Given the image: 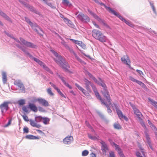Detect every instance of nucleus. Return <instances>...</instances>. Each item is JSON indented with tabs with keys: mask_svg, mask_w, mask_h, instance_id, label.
<instances>
[{
	"mask_svg": "<svg viewBox=\"0 0 157 157\" xmlns=\"http://www.w3.org/2000/svg\"><path fill=\"white\" fill-rule=\"evenodd\" d=\"M75 86L79 90L81 91L85 95L87 96H89V94L88 93L77 83H75Z\"/></svg>",
	"mask_w": 157,
	"mask_h": 157,
	"instance_id": "obj_25",
	"label": "nucleus"
},
{
	"mask_svg": "<svg viewBox=\"0 0 157 157\" xmlns=\"http://www.w3.org/2000/svg\"><path fill=\"white\" fill-rule=\"evenodd\" d=\"M44 3L48 5V6H49L52 8L55 9L56 8V7L54 6L50 2H48L47 1H45Z\"/></svg>",
	"mask_w": 157,
	"mask_h": 157,
	"instance_id": "obj_41",
	"label": "nucleus"
},
{
	"mask_svg": "<svg viewBox=\"0 0 157 157\" xmlns=\"http://www.w3.org/2000/svg\"><path fill=\"white\" fill-rule=\"evenodd\" d=\"M43 117L41 116H37L35 117V120L36 122H40L42 120Z\"/></svg>",
	"mask_w": 157,
	"mask_h": 157,
	"instance_id": "obj_40",
	"label": "nucleus"
},
{
	"mask_svg": "<svg viewBox=\"0 0 157 157\" xmlns=\"http://www.w3.org/2000/svg\"><path fill=\"white\" fill-rule=\"evenodd\" d=\"M2 78L3 83L5 84L7 82V76L6 73L5 72H2Z\"/></svg>",
	"mask_w": 157,
	"mask_h": 157,
	"instance_id": "obj_32",
	"label": "nucleus"
},
{
	"mask_svg": "<svg viewBox=\"0 0 157 157\" xmlns=\"http://www.w3.org/2000/svg\"><path fill=\"white\" fill-rule=\"evenodd\" d=\"M114 15L118 17V18L121 20L122 21L124 22L128 25L131 27H134V25L129 21L126 20L122 16H121L119 14L116 12V14H114Z\"/></svg>",
	"mask_w": 157,
	"mask_h": 157,
	"instance_id": "obj_13",
	"label": "nucleus"
},
{
	"mask_svg": "<svg viewBox=\"0 0 157 157\" xmlns=\"http://www.w3.org/2000/svg\"><path fill=\"white\" fill-rule=\"evenodd\" d=\"M109 141L111 144V145L113 146H114L116 150L118 151V154H119L120 156L121 157H122L121 155H124L122 152H121V148L119 147L118 145H117L114 142H113L111 140H109Z\"/></svg>",
	"mask_w": 157,
	"mask_h": 157,
	"instance_id": "obj_17",
	"label": "nucleus"
},
{
	"mask_svg": "<svg viewBox=\"0 0 157 157\" xmlns=\"http://www.w3.org/2000/svg\"><path fill=\"white\" fill-rule=\"evenodd\" d=\"M18 104L20 105H24L25 103V101L24 99H21L18 101Z\"/></svg>",
	"mask_w": 157,
	"mask_h": 157,
	"instance_id": "obj_42",
	"label": "nucleus"
},
{
	"mask_svg": "<svg viewBox=\"0 0 157 157\" xmlns=\"http://www.w3.org/2000/svg\"><path fill=\"white\" fill-rule=\"evenodd\" d=\"M23 119L25 121H29V120L28 119V117L25 114L24 115H21Z\"/></svg>",
	"mask_w": 157,
	"mask_h": 157,
	"instance_id": "obj_52",
	"label": "nucleus"
},
{
	"mask_svg": "<svg viewBox=\"0 0 157 157\" xmlns=\"http://www.w3.org/2000/svg\"><path fill=\"white\" fill-rule=\"evenodd\" d=\"M14 84L17 86L21 92H25V88L22 82L19 80H17L14 82Z\"/></svg>",
	"mask_w": 157,
	"mask_h": 157,
	"instance_id": "obj_10",
	"label": "nucleus"
},
{
	"mask_svg": "<svg viewBox=\"0 0 157 157\" xmlns=\"http://www.w3.org/2000/svg\"><path fill=\"white\" fill-rule=\"evenodd\" d=\"M13 39L17 42L23 44L27 47L34 49L37 48V46L36 45L22 38H20V40L14 38H13Z\"/></svg>",
	"mask_w": 157,
	"mask_h": 157,
	"instance_id": "obj_7",
	"label": "nucleus"
},
{
	"mask_svg": "<svg viewBox=\"0 0 157 157\" xmlns=\"http://www.w3.org/2000/svg\"><path fill=\"white\" fill-rule=\"evenodd\" d=\"M95 82L103 87V90L101 91L102 94L105 98L108 100L109 103H110V102L109 101V97H110L106 89L105 84L103 82L102 80L100 78H99L98 81L97 80L96 82Z\"/></svg>",
	"mask_w": 157,
	"mask_h": 157,
	"instance_id": "obj_5",
	"label": "nucleus"
},
{
	"mask_svg": "<svg viewBox=\"0 0 157 157\" xmlns=\"http://www.w3.org/2000/svg\"><path fill=\"white\" fill-rule=\"evenodd\" d=\"M98 2L97 3H98L100 4L101 6H103L106 9V10L109 11V12L110 13H111L113 14H116V11H115L114 10H112L111 8L109 7H107L105 5H104V3H103L102 2Z\"/></svg>",
	"mask_w": 157,
	"mask_h": 157,
	"instance_id": "obj_24",
	"label": "nucleus"
},
{
	"mask_svg": "<svg viewBox=\"0 0 157 157\" xmlns=\"http://www.w3.org/2000/svg\"><path fill=\"white\" fill-rule=\"evenodd\" d=\"M124 118V119L125 120V121H127L128 120V118L126 116H124V115H123L122 117H121V119H123Z\"/></svg>",
	"mask_w": 157,
	"mask_h": 157,
	"instance_id": "obj_62",
	"label": "nucleus"
},
{
	"mask_svg": "<svg viewBox=\"0 0 157 157\" xmlns=\"http://www.w3.org/2000/svg\"><path fill=\"white\" fill-rule=\"evenodd\" d=\"M136 71L139 73L140 75V76H142V75H144L143 72L142 71L139 70H136Z\"/></svg>",
	"mask_w": 157,
	"mask_h": 157,
	"instance_id": "obj_59",
	"label": "nucleus"
},
{
	"mask_svg": "<svg viewBox=\"0 0 157 157\" xmlns=\"http://www.w3.org/2000/svg\"><path fill=\"white\" fill-rule=\"evenodd\" d=\"M149 2L150 4V5L153 11L154 12V13L156 15L157 14V13L155 10V6L154 5V3L152 2H151L150 1H149Z\"/></svg>",
	"mask_w": 157,
	"mask_h": 157,
	"instance_id": "obj_37",
	"label": "nucleus"
},
{
	"mask_svg": "<svg viewBox=\"0 0 157 157\" xmlns=\"http://www.w3.org/2000/svg\"><path fill=\"white\" fill-rule=\"evenodd\" d=\"M86 75H87L90 78H92V79L95 82H96L97 79L93 76V75L90 72L87 71L86 73Z\"/></svg>",
	"mask_w": 157,
	"mask_h": 157,
	"instance_id": "obj_38",
	"label": "nucleus"
},
{
	"mask_svg": "<svg viewBox=\"0 0 157 157\" xmlns=\"http://www.w3.org/2000/svg\"><path fill=\"white\" fill-rule=\"evenodd\" d=\"M49 83L51 85V86L53 87L55 89L57 90V89H58V88L54 84L52 83L51 82H50Z\"/></svg>",
	"mask_w": 157,
	"mask_h": 157,
	"instance_id": "obj_55",
	"label": "nucleus"
},
{
	"mask_svg": "<svg viewBox=\"0 0 157 157\" xmlns=\"http://www.w3.org/2000/svg\"><path fill=\"white\" fill-rule=\"evenodd\" d=\"M121 61L126 65H130V61L129 58L128 56L127 55L123 56L121 58Z\"/></svg>",
	"mask_w": 157,
	"mask_h": 157,
	"instance_id": "obj_20",
	"label": "nucleus"
},
{
	"mask_svg": "<svg viewBox=\"0 0 157 157\" xmlns=\"http://www.w3.org/2000/svg\"><path fill=\"white\" fill-rule=\"evenodd\" d=\"M42 120L43 123L45 124H48L49 123L50 119L48 117H43Z\"/></svg>",
	"mask_w": 157,
	"mask_h": 157,
	"instance_id": "obj_36",
	"label": "nucleus"
},
{
	"mask_svg": "<svg viewBox=\"0 0 157 157\" xmlns=\"http://www.w3.org/2000/svg\"><path fill=\"white\" fill-rule=\"evenodd\" d=\"M129 79L132 81L133 82H136L137 80L136 79H135L134 78H133V77H132V76H130L129 77Z\"/></svg>",
	"mask_w": 157,
	"mask_h": 157,
	"instance_id": "obj_60",
	"label": "nucleus"
},
{
	"mask_svg": "<svg viewBox=\"0 0 157 157\" xmlns=\"http://www.w3.org/2000/svg\"><path fill=\"white\" fill-rule=\"evenodd\" d=\"M109 157H115L114 153L113 151H111L109 153Z\"/></svg>",
	"mask_w": 157,
	"mask_h": 157,
	"instance_id": "obj_58",
	"label": "nucleus"
},
{
	"mask_svg": "<svg viewBox=\"0 0 157 157\" xmlns=\"http://www.w3.org/2000/svg\"><path fill=\"white\" fill-rule=\"evenodd\" d=\"M10 103V101H5L0 105V109L2 113H3L8 110L9 109L8 105Z\"/></svg>",
	"mask_w": 157,
	"mask_h": 157,
	"instance_id": "obj_9",
	"label": "nucleus"
},
{
	"mask_svg": "<svg viewBox=\"0 0 157 157\" xmlns=\"http://www.w3.org/2000/svg\"><path fill=\"white\" fill-rule=\"evenodd\" d=\"M148 100L151 104L157 109V102L150 98H148Z\"/></svg>",
	"mask_w": 157,
	"mask_h": 157,
	"instance_id": "obj_34",
	"label": "nucleus"
},
{
	"mask_svg": "<svg viewBox=\"0 0 157 157\" xmlns=\"http://www.w3.org/2000/svg\"><path fill=\"white\" fill-rule=\"evenodd\" d=\"M92 33L93 37L97 40L102 33L99 30L94 29L92 30Z\"/></svg>",
	"mask_w": 157,
	"mask_h": 157,
	"instance_id": "obj_16",
	"label": "nucleus"
},
{
	"mask_svg": "<svg viewBox=\"0 0 157 157\" xmlns=\"http://www.w3.org/2000/svg\"><path fill=\"white\" fill-rule=\"evenodd\" d=\"M62 3L63 4L66 6L71 7L72 6L70 2L68 0H63Z\"/></svg>",
	"mask_w": 157,
	"mask_h": 157,
	"instance_id": "obj_33",
	"label": "nucleus"
},
{
	"mask_svg": "<svg viewBox=\"0 0 157 157\" xmlns=\"http://www.w3.org/2000/svg\"><path fill=\"white\" fill-rule=\"evenodd\" d=\"M101 144V150L104 155H106V152L109 151V148L107 145L103 141H102Z\"/></svg>",
	"mask_w": 157,
	"mask_h": 157,
	"instance_id": "obj_14",
	"label": "nucleus"
},
{
	"mask_svg": "<svg viewBox=\"0 0 157 157\" xmlns=\"http://www.w3.org/2000/svg\"><path fill=\"white\" fill-rule=\"evenodd\" d=\"M114 105L119 117L120 119H121V117L123 115L120 109H119L118 106L116 104H114Z\"/></svg>",
	"mask_w": 157,
	"mask_h": 157,
	"instance_id": "obj_27",
	"label": "nucleus"
},
{
	"mask_svg": "<svg viewBox=\"0 0 157 157\" xmlns=\"http://www.w3.org/2000/svg\"><path fill=\"white\" fill-rule=\"evenodd\" d=\"M57 91L58 93L61 97H63L64 98H66V97L62 93V92L60 91L59 89H57Z\"/></svg>",
	"mask_w": 157,
	"mask_h": 157,
	"instance_id": "obj_51",
	"label": "nucleus"
},
{
	"mask_svg": "<svg viewBox=\"0 0 157 157\" xmlns=\"http://www.w3.org/2000/svg\"><path fill=\"white\" fill-rule=\"evenodd\" d=\"M38 101L43 106H48L49 105L48 102L44 99L41 98H38Z\"/></svg>",
	"mask_w": 157,
	"mask_h": 157,
	"instance_id": "obj_23",
	"label": "nucleus"
},
{
	"mask_svg": "<svg viewBox=\"0 0 157 157\" xmlns=\"http://www.w3.org/2000/svg\"><path fill=\"white\" fill-rule=\"evenodd\" d=\"M29 108L30 109L35 112L37 111L38 109L36 105L33 103H29L28 105Z\"/></svg>",
	"mask_w": 157,
	"mask_h": 157,
	"instance_id": "obj_28",
	"label": "nucleus"
},
{
	"mask_svg": "<svg viewBox=\"0 0 157 157\" xmlns=\"http://www.w3.org/2000/svg\"><path fill=\"white\" fill-rule=\"evenodd\" d=\"M39 111L41 112H44L45 111L44 109L41 107H38Z\"/></svg>",
	"mask_w": 157,
	"mask_h": 157,
	"instance_id": "obj_61",
	"label": "nucleus"
},
{
	"mask_svg": "<svg viewBox=\"0 0 157 157\" xmlns=\"http://www.w3.org/2000/svg\"><path fill=\"white\" fill-rule=\"evenodd\" d=\"M47 91L48 93L50 96H53L54 94L52 92L51 88H49L47 89Z\"/></svg>",
	"mask_w": 157,
	"mask_h": 157,
	"instance_id": "obj_47",
	"label": "nucleus"
},
{
	"mask_svg": "<svg viewBox=\"0 0 157 157\" xmlns=\"http://www.w3.org/2000/svg\"><path fill=\"white\" fill-rule=\"evenodd\" d=\"M136 82L140 85L143 87H144L145 86V84L143 83L141 81L138 80H137Z\"/></svg>",
	"mask_w": 157,
	"mask_h": 157,
	"instance_id": "obj_48",
	"label": "nucleus"
},
{
	"mask_svg": "<svg viewBox=\"0 0 157 157\" xmlns=\"http://www.w3.org/2000/svg\"><path fill=\"white\" fill-rule=\"evenodd\" d=\"M70 40H72L73 43H75L76 44H78L79 46H80V45L82 44V42L81 41L76 40L72 39H70Z\"/></svg>",
	"mask_w": 157,
	"mask_h": 157,
	"instance_id": "obj_39",
	"label": "nucleus"
},
{
	"mask_svg": "<svg viewBox=\"0 0 157 157\" xmlns=\"http://www.w3.org/2000/svg\"><path fill=\"white\" fill-rule=\"evenodd\" d=\"M24 133H28L29 132V129L27 127H25L23 128Z\"/></svg>",
	"mask_w": 157,
	"mask_h": 157,
	"instance_id": "obj_56",
	"label": "nucleus"
},
{
	"mask_svg": "<svg viewBox=\"0 0 157 157\" xmlns=\"http://www.w3.org/2000/svg\"><path fill=\"white\" fill-rule=\"evenodd\" d=\"M101 35L97 39V40L102 43L105 42L107 41L108 39L107 37L104 36L102 33Z\"/></svg>",
	"mask_w": 157,
	"mask_h": 157,
	"instance_id": "obj_26",
	"label": "nucleus"
},
{
	"mask_svg": "<svg viewBox=\"0 0 157 157\" xmlns=\"http://www.w3.org/2000/svg\"><path fill=\"white\" fill-rule=\"evenodd\" d=\"M51 52L56 57V58L54 59L55 61L65 71H68L67 68L69 67V65L64 58L53 49H51Z\"/></svg>",
	"mask_w": 157,
	"mask_h": 157,
	"instance_id": "obj_2",
	"label": "nucleus"
},
{
	"mask_svg": "<svg viewBox=\"0 0 157 157\" xmlns=\"http://www.w3.org/2000/svg\"><path fill=\"white\" fill-rule=\"evenodd\" d=\"M136 155L137 157H143L141 155L140 153L139 152H136Z\"/></svg>",
	"mask_w": 157,
	"mask_h": 157,
	"instance_id": "obj_64",
	"label": "nucleus"
},
{
	"mask_svg": "<svg viewBox=\"0 0 157 157\" xmlns=\"http://www.w3.org/2000/svg\"><path fill=\"white\" fill-rule=\"evenodd\" d=\"M86 124L87 126L89 128L92 129V132H94V130L92 128V126H91V125L89 124V123L88 122H87V121H86Z\"/></svg>",
	"mask_w": 157,
	"mask_h": 157,
	"instance_id": "obj_50",
	"label": "nucleus"
},
{
	"mask_svg": "<svg viewBox=\"0 0 157 157\" xmlns=\"http://www.w3.org/2000/svg\"><path fill=\"white\" fill-rule=\"evenodd\" d=\"M34 136L32 135H27L26 136L25 138L28 139L33 140Z\"/></svg>",
	"mask_w": 157,
	"mask_h": 157,
	"instance_id": "obj_49",
	"label": "nucleus"
},
{
	"mask_svg": "<svg viewBox=\"0 0 157 157\" xmlns=\"http://www.w3.org/2000/svg\"><path fill=\"white\" fill-rule=\"evenodd\" d=\"M67 48L69 50L70 52L71 53H73L76 59L80 63L83 64H86V63L80 59L77 55V54L74 52L73 50L71 48H70L69 46L68 47H67Z\"/></svg>",
	"mask_w": 157,
	"mask_h": 157,
	"instance_id": "obj_15",
	"label": "nucleus"
},
{
	"mask_svg": "<svg viewBox=\"0 0 157 157\" xmlns=\"http://www.w3.org/2000/svg\"><path fill=\"white\" fill-rule=\"evenodd\" d=\"M109 141L111 144V145L113 146H114L116 150L118 151V154H119L120 156L121 157H122L121 155H124L122 152H121V148L119 147L118 145H117L114 142H113L111 140H109Z\"/></svg>",
	"mask_w": 157,
	"mask_h": 157,
	"instance_id": "obj_18",
	"label": "nucleus"
},
{
	"mask_svg": "<svg viewBox=\"0 0 157 157\" xmlns=\"http://www.w3.org/2000/svg\"><path fill=\"white\" fill-rule=\"evenodd\" d=\"M95 82L103 87V90L101 91L102 94L105 98L108 100L109 103H110V102L109 101V97H110L106 89L105 84L103 82L102 80L100 78H99L98 81L97 80L96 82Z\"/></svg>",
	"mask_w": 157,
	"mask_h": 157,
	"instance_id": "obj_4",
	"label": "nucleus"
},
{
	"mask_svg": "<svg viewBox=\"0 0 157 157\" xmlns=\"http://www.w3.org/2000/svg\"><path fill=\"white\" fill-rule=\"evenodd\" d=\"M38 98H36L35 97L32 98L30 100V102L32 103H35L38 101Z\"/></svg>",
	"mask_w": 157,
	"mask_h": 157,
	"instance_id": "obj_46",
	"label": "nucleus"
},
{
	"mask_svg": "<svg viewBox=\"0 0 157 157\" xmlns=\"http://www.w3.org/2000/svg\"><path fill=\"white\" fill-rule=\"evenodd\" d=\"M25 21L31 26L32 29L40 35L43 36L41 33H43L42 29L36 24L32 22L30 19L26 17H25Z\"/></svg>",
	"mask_w": 157,
	"mask_h": 157,
	"instance_id": "obj_6",
	"label": "nucleus"
},
{
	"mask_svg": "<svg viewBox=\"0 0 157 157\" xmlns=\"http://www.w3.org/2000/svg\"><path fill=\"white\" fill-rule=\"evenodd\" d=\"M61 44L63 45L66 48L68 47V45H67V44L66 43V42L64 41L63 40L61 42Z\"/></svg>",
	"mask_w": 157,
	"mask_h": 157,
	"instance_id": "obj_57",
	"label": "nucleus"
},
{
	"mask_svg": "<svg viewBox=\"0 0 157 157\" xmlns=\"http://www.w3.org/2000/svg\"><path fill=\"white\" fill-rule=\"evenodd\" d=\"M89 152L87 150H85L83 151L82 152V156H87L89 154Z\"/></svg>",
	"mask_w": 157,
	"mask_h": 157,
	"instance_id": "obj_43",
	"label": "nucleus"
},
{
	"mask_svg": "<svg viewBox=\"0 0 157 157\" xmlns=\"http://www.w3.org/2000/svg\"><path fill=\"white\" fill-rule=\"evenodd\" d=\"M0 15L6 19L7 21H10L11 19L10 18L4 13L0 10Z\"/></svg>",
	"mask_w": 157,
	"mask_h": 157,
	"instance_id": "obj_31",
	"label": "nucleus"
},
{
	"mask_svg": "<svg viewBox=\"0 0 157 157\" xmlns=\"http://www.w3.org/2000/svg\"><path fill=\"white\" fill-rule=\"evenodd\" d=\"M98 99H99L101 101V103L102 104H103L104 105H105L106 107L107 108V111L108 113H111L112 112V111L111 109H110V108L109 107V106L111 105V100L110 99V97H109V101H110V103H109L108 102V100L106 98V101H105L104 102L103 100L102 99H101V98H98Z\"/></svg>",
	"mask_w": 157,
	"mask_h": 157,
	"instance_id": "obj_11",
	"label": "nucleus"
},
{
	"mask_svg": "<svg viewBox=\"0 0 157 157\" xmlns=\"http://www.w3.org/2000/svg\"><path fill=\"white\" fill-rule=\"evenodd\" d=\"M132 107L135 114L136 115L139 120L142 121V120L141 118V117L142 116V114L136 108L135 106L133 105L132 106Z\"/></svg>",
	"mask_w": 157,
	"mask_h": 157,
	"instance_id": "obj_19",
	"label": "nucleus"
},
{
	"mask_svg": "<svg viewBox=\"0 0 157 157\" xmlns=\"http://www.w3.org/2000/svg\"><path fill=\"white\" fill-rule=\"evenodd\" d=\"M99 21L100 22H101V21L103 23V24H104V26L107 29H110V27H109V26L106 23H105L102 20H101V21Z\"/></svg>",
	"mask_w": 157,
	"mask_h": 157,
	"instance_id": "obj_54",
	"label": "nucleus"
},
{
	"mask_svg": "<svg viewBox=\"0 0 157 157\" xmlns=\"http://www.w3.org/2000/svg\"><path fill=\"white\" fill-rule=\"evenodd\" d=\"M114 127L115 129H119L121 128V127L120 125L117 123H116L114 124Z\"/></svg>",
	"mask_w": 157,
	"mask_h": 157,
	"instance_id": "obj_44",
	"label": "nucleus"
},
{
	"mask_svg": "<svg viewBox=\"0 0 157 157\" xmlns=\"http://www.w3.org/2000/svg\"><path fill=\"white\" fill-rule=\"evenodd\" d=\"M64 22L67 24L68 26L71 27L73 28L74 26L72 22L68 18L66 19L65 21Z\"/></svg>",
	"mask_w": 157,
	"mask_h": 157,
	"instance_id": "obj_35",
	"label": "nucleus"
},
{
	"mask_svg": "<svg viewBox=\"0 0 157 157\" xmlns=\"http://www.w3.org/2000/svg\"><path fill=\"white\" fill-rule=\"evenodd\" d=\"M77 19L83 23H87L90 21V18L87 15L81 12H77L75 13Z\"/></svg>",
	"mask_w": 157,
	"mask_h": 157,
	"instance_id": "obj_8",
	"label": "nucleus"
},
{
	"mask_svg": "<svg viewBox=\"0 0 157 157\" xmlns=\"http://www.w3.org/2000/svg\"><path fill=\"white\" fill-rule=\"evenodd\" d=\"M88 11L92 16L94 18L97 19L98 21H101V19L90 10L88 9Z\"/></svg>",
	"mask_w": 157,
	"mask_h": 157,
	"instance_id": "obj_30",
	"label": "nucleus"
},
{
	"mask_svg": "<svg viewBox=\"0 0 157 157\" xmlns=\"http://www.w3.org/2000/svg\"><path fill=\"white\" fill-rule=\"evenodd\" d=\"M17 47L22 50L26 55H27L31 59H33L45 71L51 74H53V72L43 62L40 60L34 57L27 51L26 48L24 46H22L19 44L16 45Z\"/></svg>",
	"mask_w": 157,
	"mask_h": 157,
	"instance_id": "obj_1",
	"label": "nucleus"
},
{
	"mask_svg": "<svg viewBox=\"0 0 157 157\" xmlns=\"http://www.w3.org/2000/svg\"><path fill=\"white\" fill-rule=\"evenodd\" d=\"M29 107H27L26 106H23L22 107L23 110L25 112L27 113L29 111Z\"/></svg>",
	"mask_w": 157,
	"mask_h": 157,
	"instance_id": "obj_45",
	"label": "nucleus"
},
{
	"mask_svg": "<svg viewBox=\"0 0 157 157\" xmlns=\"http://www.w3.org/2000/svg\"><path fill=\"white\" fill-rule=\"evenodd\" d=\"M12 121V118L10 119L9 120L8 122L7 123V124L5 125V127H8L11 124Z\"/></svg>",
	"mask_w": 157,
	"mask_h": 157,
	"instance_id": "obj_53",
	"label": "nucleus"
},
{
	"mask_svg": "<svg viewBox=\"0 0 157 157\" xmlns=\"http://www.w3.org/2000/svg\"><path fill=\"white\" fill-rule=\"evenodd\" d=\"M73 140V138L72 136H68L63 140V142L65 144H69Z\"/></svg>",
	"mask_w": 157,
	"mask_h": 157,
	"instance_id": "obj_21",
	"label": "nucleus"
},
{
	"mask_svg": "<svg viewBox=\"0 0 157 157\" xmlns=\"http://www.w3.org/2000/svg\"><path fill=\"white\" fill-rule=\"evenodd\" d=\"M145 135L147 143L150 148L152 150H153V149L151 145V141L149 135L147 132H145Z\"/></svg>",
	"mask_w": 157,
	"mask_h": 157,
	"instance_id": "obj_22",
	"label": "nucleus"
},
{
	"mask_svg": "<svg viewBox=\"0 0 157 157\" xmlns=\"http://www.w3.org/2000/svg\"><path fill=\"white\" fill-rule=\"evenodd\" d=\"M19 2L23 5H24L26 7H27L31 11L34 13H35L40 14L39 12L36 10L35 9L34 7L29 5L27 4L25 2L21 0H19Z\"/></svg>",
	"mask_w": 157,
	"mask_h": 157,
	"instance_id": "obj_12",
	"label": "nucleus"
},
{
	"mask_svg": "<svg viewBox=\"0 0 157 157\" xmlns=\"http://www.w3.org/2000/svg\"><path fill=\"white\" fill-rule=\"evenodd\" d=\"M30 124L31 126L33 127H36L37 128H39L40 127V125L39 124H37L36 122L31 119L29 120Z\"/></svg>",
	"mask_w": 157,
	"mask_h": 157,
	"instance_id": "obj_29",
	"label": "nucleus"
},
{
	"mask_svg": "<svg viewBox=\"0 0 157 157\" xmlns=\"http://www.w3.org/2000/svg\"><path fill=\"white\" fill-rule=\"evenodd\" d=\"M60 17L62 18L63 19V21H65V19H67V18H66V17H65L62 14H60Z\"/></svg>",
	"mask_w": 157,
	"mask_h": 157,
	"instance_id": "obj_63",
	"label": "nucleus"
},
{
	"mask_svg": "<svg viewBox=\"0 0 157 157\" xmlns=\"http://www.w3.org/2000/svg\"><path fill=\"white\" fill-rule=\"evenodd\" d=\"M85 82V87L86 89L89 92H91V89H90V86L92 87V88L95 93V94L97 98H101V96L99 95V93L98 92L97 90L94 86L92 82L90 81H89L87 79L85 78L84 80Z\"/></svg>",
	"mask_w": 157,
	"mask_h": 157,
	"instance_id": "obj_3",
	"label": "nucleus"
}]
</instances>
